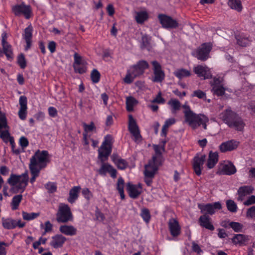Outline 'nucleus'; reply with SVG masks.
<instances>
[{
  "label": "nucleus",
  "instance_id": "1",
  "mask_svg": "<svg viewBox=\"0 0 255 255\" xmlns=\"http://www.w3.org/2000/svg\"><path fill=\"white\" fill-rule=\"evenodd\" d=\"M182 107L183 109L185 123L193 129H196L201 125H202L204 129H207V123L209 122L207 117L203 114L195 113L187 103L183 105Z\"/></svg>",
  "mask_w": 255,
  "mask_h": 255
},
{
  "label": "nucleus",
  "instance_id": "2",
  "mask_svg": "<svg viewBox=\"0 0 255 255\" xmlns=\"http://www.w3.org/2000/svg\"><path fill=\"white\" fill-rule=\"evenodd\" d=\"M29 177L27 172L21 175L11 174L7 182L11 186L10 190L14 193H22L27 185Z\"/></svg>",
  "mask_w": 255,
  "mask_h": 255
},
{
  "label": "nucleus",
  "instance_id": "3",
  "mask_svg": "<svg viewBox=\"0 0 255 255\" xmlns=\"http://www.w3.org/2000/svg\"><path fill=\"white\" fill-rule=\"evenodd\" d=\"M220 118L229 127L237 130H242L244 127L242 120L230 108L223 111L220 115Z\"/></svg>",
  "mask_w": 255,
  "mask_h": 255
},
{
  "label": "nucleus",
  "instance_id": "4",
  "mask_svg": "<svg viewBox=\"0 0 255 255\" xmlns=\"http://www.w3.org/2000/svg\"><path fill=\"white\" fill-rule=\"evenodd\" d=\"M49 158V155L47 151L38 150L30 158L29 166L37 168L40 170L46 166Z\"/></svg>",
  "mask_w": 255,
  "mask_h": 255
},
{
  "label": "nucleus",
  "instance_id": "5",
  "mask_svg": "<svg viewBox=\"0 0 255 255\" xmlns=\"http://www.w3.org/2000/svg\"><path fill=\"white\" fill-rule=\"evenodd\" d=\"M58 223H66L73 221V216L68 205L60 204L56 215Z\"/></svg>",
  "mask_w": 255,
  "mask_h": 255
},
{
  "label": "nucleus",
  "instance_id": "6",
  "mask_svg": "<svg viewBox=\"0 0 255 255\" xmlns=\"http://www.w3.org/2000/svg\"><path fill=\"white\" fill-rule=\"evenodd\" d=\"M160 165L161 161H159V156H153L152 159L144 166V176L154 177Z\"/></svg>",
  "mask_w": 255,
  "mask_h": 255
},
{
  "label": "nucleus",
  "instance_id": "7",
  "mask_svg": "<svg viewBox=\"0 0 255 255\" xmlns=\"http://www.w3.org/2000/svg\"><path fill=\"white\" fill-rule=\"evenodd\" d=\"M112 137L110 135L105 137L104 140L99 148V158L103 161V158L107 159L112 152Z\"/></svg>",
  "mask_w": 255,
  "mask_h": 255
},
{
  "label": "nucleus",
  "instance_id": "8",
  "mask_svg": "<svg viewBox=\"0 0 255 255\" xmlns=\"http://www.w3.org/2000/svg\"><path fill=\"white\" fill-rule=\"evenodd\" d=\"M212 48L210 43H204L194 51L193 55L198 59L205 61L209 57V53Z\"/></svg>",
  "mask_w": 255,
  "mask_h": 255
},
{
  "label": "nucleus",
  "instance_id": "9",
  "mask_svg": "<svg viewBox=\"0 0 255 255\" xmlns=\"http://www.w3.org/2000/svg\"><path fill=\"white\" fill-rule=\"evenodd\" d=\"M236 172L237 170L234 164L229 161H226L219 164L216 173L219 175H231Z\"/></svg>",
  "mask_w": 255,
  "mask_h": 255
},
{
  "label": "nucleus",
  "instance_id": "10",
  "mask_svg": "<svg viewBox=\"0 0 255 255\" xmlns=\"http://www.w3.org/2000/svg\"><path fill=\"white\" fill-rule=\"evenodd\" d=\"M128 128L129 132L133 136L135 141H140L141 140L142 137L140 135V130L135 120L131 115H129L128 116Z\"/></svg>",
  "mask_w": 255,
  "mask_h": 255
},
{
  "label": "nucleus",
  "instance_id": "11",
  "mask_svg": "<svg viewBox=\"0 0 255 255\" xmlns=\"http://www.w3.org/2000/svg\"><path fill=\"white\" fill-rule=\"evenodd\" d=\"M153 66V76L152 81L154 82H162L165 78L164 72L162 70L161 65L156 61L151 62Z\"/></svg>",
  "mask_w": 255,
  "mask_h": 255
},
{
  "label": "nucleus",
  "instance_id": "12",
  "mask_svg": "<svg viewBox=\"0 0 255 255\" xmlns=\"http://www.w3.org/2000/svg\"><path fill=\"white\" fill-rule=\"evenodd\" d=\"M74 58L73 67L75 72L80 74L85 73L87 70V63L85 60L77 53L74 54Z\"/></svg>",
  "mask_w": 255,
  "mask_h": 255
},
{
  "label": "nucleus",
  "instance_id": "13",
  "mask_svg": "<svg viewBox=\"0 0 255 255\" xmlns=\"http://www.w3.org/2000/svg\"><path fill=\"white\" fill-rule=\"evenodd\" d=\"M198 207L201 210V212L204 215L207 214L213 215L215 213L216 209H221L222 205L219 202H215L213 204H199Z\"/></svg>",
  "mask_w": 255,
  "mask_h": 255
},
{
  "label": "nucleus",
  "instance_id": "14",
  "mask_svg": "<svg viewBox=\"0 0 255 255\" xmlns=\"http://www.w3.org/2000/svg\"><path fill=\"white\" fill-rule=\"evenodd\" d=\"M158 17L160 24L165 28H174L178 26L177 22L169 16L159 14Z\"/></svg>",
  "mask_w": 255,
  "mask_h": 255
},
{
  "label": "nucleus",
  "instance_id": "15",
  "mask_svg": "<svg viewBox=\"0 0 255 255\" xmlns=\"http://www.w3.org/2000/svg\"><path fill=\"white\" fill-rule=\"evenodd\" d=\"M149 67L148 63L145 61H140L136 65L130 67L129 70L136 77L143 74L144 70Z\"/></svg>",
  "mask_w": 255,
  "mask_h": 255
},
{
  "label": "nucleus",
  "instance_id": "16",
  "mask_svg": "<svg viewBox=\"0 0 255 255\" xmlns=\"http://www.w3.org/2000/svg\"><path fill=\"white\" fill-rule=\"evenodd\" d=\"M222 80L220 78H214L211 83L212 86V92L218 96H221L224 95L225 89L222 83Z\"/></svg>",
  "mask_w": 255,
  "mask_h": 255
},
{
  "label": "nucleus",
  "instance_id": "17",
  "mask_svg": "<svg viewBox=\"0 0 255 255\" xmlns=\"http://www.w3.org/2000/svg\"><path fill=\"white\" fill-rule=\"evenodd\" d=\"M12 10L16 15L23 14L26 18H29L30 17L31 10L29 5H26L24 4L16 5L12 7Z\"/></svg>",
  "mask_w": 255,
  "mask_h": 255
},
{
  "label": "nucleus",
  "instance_id": "18",
  "mask_svg": "<svg viewBox=\"0 0 255 255\" xmlns=\"http://www.w3.org/2000/svg\"><path fill=\"white\" fill-rule=\"evenodd\" d=\"M194 73L199 77L203 79H209L211 77V73L209 68L206 66L198 65L193 67Z\"/></svg>",
  "mask_w": 255,
  "mask_h": 255
},
{
  "label": "nucleus",
  "instance_id": "19",
  "mask_svg": "<svg viewBox=\"0 0 255 255\" xmlns=\"http://www.w3.org/2000/svg\"><path fill=\"white\" fill-rule=\"evenodd\" d=\"M239 145V142L234 140H230L222 143L219 146L221 152H226L236 149Z\"/></svg>",
  "mask_w": 255,
  "mask_h": 255
},
{
  "label": "nucleus",
  "instance_id": "20",
  "mask_svg": "<svg viewBox=\"0 0 255 255\" xmlns=\"http://www.w3.org/2000/svg\"><path fill=\"white\" fill-rule=\"evenodd\" d=\"M20 108L18 111L19 118L24 120L26 119L27 115V98L25 96H20L19 100Z\"/></svg>",
  "mask_w": 255,
  "mask_h": 255
},
{
  "label": "nucleus",
  "instance_id": "21",
  "mask_svg": "<svg viewBox=\"0 0 255 255\" xmlns=\"http://www.w3.org/2000/svg\"><path fill=\"white\" fill-rule=\"evenodd\" d=\"M127 190L131 198H136L142 192L141 185L140 184L133 185L128 183L127 185Z\"/></svg>",
  "mask_w": 255,
  "mask_h": 255
},
{
  "label": "nucleus",
  "instance_id": "22",
  "mask_svg": "<svg viewBox=\"0 0 255 255\" xmlns=\"http://www.w3.org/2000/svg\"><path fill=\"white\" fill-rule=\"evenodd\" d=\"M206 156L201 155L195 156L193 161V168L196 174L199 176L201 174V169L203 164L205 161Z\"/></svg>",
  "mask_w": 255,
  "mask_h": 255
},
{
  "label": "nucleus",
  "instance_id": "23",
  "mask_svg": "<svg viewBox=\"0 0 255 255\" xmlns=\"http://www.w3.org/2000/svg\"><path fill=\"white\" fill-rule=\"evenodd\" d=\"M168 227L171 235L177 237L180 234V227L178 221L174 218H171L168 222Z\"/></svg>",
  "mask_w": 255,
  "mask_h": 255
},
{
  "label": "nucleus",
  "instance_id": "24",
  "mask_svg": "<svg viewBox=\"0 0 255 255\" xmlns=\"http://www.w3.org/2000/svg\"><path fill=\"white\" fill-rule=\"evenodd\" d=\"M98 172L99 174L103 175H105L107 173H109L113 178H116L117 176L116 170L111 165L108 163L102 164Z\"/></svg>",
  "mask_w": 255,
  "mask_h": 255
},
{
  "label": "nucleus",
  "instance_id": "25",
  "mask_svg": "<svg viewBox=\"0 0 255 255\" xmlns=\"http://www.w3.org/2000/svg\"><path fill=\"white\" fill-rule=\"evenodd\" d=\"M66 241V238L62 235H56L51 238L50 245L54 249L61 248Z\"/></svg>",
  "mask_w": 255,
  "mask_h": 255
},
{
  "label": "nucleus",
  "instance_id": "26",
  "mask_svg": "<svg viewBox=\"0 0 255 255\" xmlns=\"http://www.w3.org/2000/svg\"><path fill=\"white\" fill-rule=\"evenodd\" d=\"M254 188L251 186H242L238 189V200L242 201L245 197L253 193Z\"/></svg>",
  "mask_w": 255,
  "mask_h": 255
},
{
  "label": "nucleus",
  "instance_id": "27",
  "mask_svg": "<svg viewBox=\"0 0 255 255\" xmlns=\"http://www.w3.org/2000/svg\"><path fill=\"white\" fill-rule=\"evenodd\" d=\"M200 225L211 231L214 230V227L212 224L211 219L207 215H204L199 219Z\"/></svg>",
  "mask_w": 255,
  "mask_h": 255
},
{
  "label": "nucleus",
  "instance_id": "28",
  "mask_svg": "<svg viewBox=\"0 0 255 255\" xmlns=\"http://www.w3.org/2000/svg\"><path fill=\"white\" fill-rule=\"evenodd\" d=\"M59 231L66 236H74L77 234V229L72 225H63L60 226Z\"/></svg>",
  "mask_w": 255,
  "mask_h": 255
},
{
  "label": "nucleus",
  "instance_id": "29",
  "mask_svg": "<svg viewBox=\"0 0 255 255\" xmlns=\"http://www.w3.org/2000/svg\"><path fill=\"white\" fill-rule=\"evenodd\" d=\"M32 31L33 28L31 25H29L24 29L23 36L26 43V46L25 47L26 50H27L28 49H29L31 46Z\"/></svg>",
  "mask_w": 255,
  "mask_h": 255
},
{
  "label": "nucleus",
  "instance_id": "30",
  "mask_svg": "<svg viewBox=\"0 0 255 255\" xmlns=\"http://www.w3.org/2000/svg\"><path fill=\"white\" fill-rule=\"evenodd\" d=\"M111 158L119 169L123 170L127 167L128 165L127 162L125 160L122 159L117 154H113L111 156Z\"/></svg>",
  "mask_w": 255,
  "mask_h": 255
},
{
  "label": "nucleus",
  "instance_id": "31",
  "mask_svg": "<svg viewBox=\"0 0 255 255\" xmlns=\"http://www.w3.org/2000/svg\"><path fill=\"white\" fill-rule=\"evenodd\" d=\"M169 106L171 113L173 114H176L181 108V103L179 100L176 99L171 98L167 103Z\"/></svg>",
  "mask_w": 255,
  "mask_h": 255
},
{
  "label": "nucleus",
  "instance_id": "32",
  "mask_svg": "<svg viewBox=\"0 0 255 255\" xmlns=\"http://www.w3.org/2000/svg\"><path fill=\"white\" fill-rule=\"evenodd\" d=\"M81 190L79 186H74L69 191V197L68 201L70 203H73L78 199V194Z\"/></svg>",
  "mask_w": 255,
  "mask_h": 255
},
{
  "label": "nucleus",
  "instance_id": "33",
  "mask_svg": "<svg viewBox=\"0 0 255 255\" xmlns=\"http://www.w3.org/2000/svg\"><path fill=\"white\" fill-rule=\"evenodd\" d=\"M218 154L217 152H210L207 161V166L208 168H213L218 161Z\"/></svg>",
  "mask_w": 255,
  "mask_h": 255
},
{
  "label": "nucleus",
  "instance_id": "34",
  "mask_svg": "<svg viewBox=\"0 0 255 255\" xmlns=\"http://www.w3.org/2000/svg\"><path fill=\"white\" fill-rule=\"evenodd\" d=\"M5 126H3L2 123H0V137L4 141H6L9 137L8 127L7 125L6 119H4Z\"/></svg>",
  "mask_w": 255,
  "mask_h": 255
},
{
  "label": "nucleus",
  "instance_id": "35",
  "mask_svg": "<svg viewBox=\"0 0 255 255\" xmlns=\"http://www.w3.org/2000/svg\"><path fill=\"white\" fill-rule=\"evenodd\" d=\"M174 75L178 79H182L188 77H190L191 75L189 70L181 68L177 69L173 73Z\"/></svg>",
  "mask_w": 255,
  "mask_h": 255
},
{
  "label": "nucleus",
  "instance_id": "36",
  "mask_svg": "<svg viewBox=\"0 0 255 255\" xmlns=\"http://www.w3.org/2000/svg\"><path fill=\"white\" fill-rule=\"evenodd\" d=\"M228 4L231 8L238 12L242 10L243 6L240 0H229Z\"/></svg>",
  "mask_w": 255,
  "mask_h": 255
},
{
  "label": "nucleus",
  "instance_id": "37",
  "mask_svg": "<svg viewBox=\"0 0 255 255\" xmlns=\"http://www.w3.org/2000/svg\"><path fill=\"white\" fill-rule=\"evenodd\" d=\"M176 120L174 118H170L167 120L162 127L161 135L163 136H166L168 128L171 125L174 124Z\"/></svg>",
  "mask_w": 255,
  "mask_h": 255
},
{
  "label": "nucleus",
  "instance_id": "38",
  "mask_svg": "<svg viewBox=\"0 0 255 255\" xmlns=\"http://www.w3.org/2000/svg\"><path fill=\"white\" fill-rule=\"evenodd\" d=\"M22 199V195L18 194L13 197L10 206L12 210H17L18 208L19 205Z\"/></svg>",
  "mask_w": 255,
  "mask_h": 255
},
{
  "label": "nucleus",
  "instance_id": "39",
  "mask_svg": "<svg viewBox=\"0 0 255 255\" xmlns=\"http://www.w3.org/2000/svg\"><path fill=\"white\" fill-rule=\"evenodd\" d=\"M2 226L6 229H11L14 228L16 226L15 221L11 219H1Z\"/></svg>",
  "mask_w": 255,
  "mask_h": 255
},
{
  "label": "nucleus",
  "instance_id": "40",
  "mask_svg": "<svg viewBox=\"0 0 255 255\" xmlns=\"http://www.w3.org/2000/svg\"><path fill=\"white\" fill-rule=\"evenodd\" d=\"M148 17V13L144 11L136 12L135 16L136 21L138 23H142L147 19Z\"/></svg>",
  "mask_w": 255,
  "mask_h": 255
},
{
  "label": "nucleus",
  "instance_id": "41",
  "mask_svg": "<svg viewBox=\"0 0 255 255\" xmlns=\"http://www.w3.org/2000/svg\"><path fill=\"white\" fill-rule=\"evenodd\" d=\"M137 101L132 97H128L126 99V106L127 109L128 111H132L133 109V107L136 105Z\"/></svg>",
  "mask_w": 255,
  "mask_h": 255
},
{
  "label": "nucleus",
  "instance_id": "42",
  "mask_svg": "<svg viewBox=\"0 0 255 255\" xmlns=\"http://www.w3.org/2000/svg\"><path fill=\"white\" fill-rule=\"evenodd\" d=\"M124 180L122 177L119 178L117 184V189L118 190L121 198L122 200L125 199V194L124 191Z\"/></svg>",
  "mask_w": 255,
  "mask_h": 255
},
{
  "label": "nucleus",
  "instance_id": "43",
  "mask_svg": "<svg viewBox=\"0 0 255 255\" xmlns=\"http://www.w3.org/2000/svg\"><path fill=\"white\" fill-rule=\"evenodd\" d=\"M2 45L3 52L6 56L7 59H11L13 56V53L11 46L7 42L3 43Z\"/></svg>",
  "mask_w": 255,
  "mask_h": 255
},
{
  "label": "nucleus",
  "instance_id": "44",
  "mask_svg": "<svg viewBox=\"0 0 255 255\" xmlns=\"http://www.w3.org/2000/svg\"><path fill=\"white\" fill-rule=\"evenodd\" d=\"M39 215V213H27L24 211L22 212L23 219L27 221L33 220L38 217Z\"/></svg>",
  "mask_w": 255,
  "mask_h": 255
},
{
  "label": "nucleus",
  "instance_id": "45",
  "mask_svg": "<svg viewBox=\"0 0 255 255\" xmlns=\"http://www.w3.org/2000/svg\"><path fill=\"white\" fill-rule=\"evenodd\" d=\"M40 227L44 230L42 233V235H45L46 233L52 232L53 225L49 221H47L45 222L44 224H41Z\"/></svg>",
  "mask_w": 255,
  "mask_h": 255
},
{
  "label": "nucleus",
  "instance_id": "46",
  "mask_svg": "<svg viewBox=\"0 0 255 255\" xmlns=\"http://www.w3.org/2000/svg\"><path fill=\"white\" fill-rule=\"evenodd\" d=\"M82 125L84 130L83 134H88L89 132L96 130V127L94 123L92 122L89 125L85 123H83Z\"/></svg>",
  "mask_w": 255,
  "mask_h": 255
},
{
  "label": "nucleus",
  "instance_id": "47",
  "mask_svg": "<svg viewBox=\"0 0 255 255\" xmlns=\"http://www.w3.org/2000/svg\"><path fill=\"white\" fill-rule=\"evenodd\" d=\"M136 77L131 73L130 70L128 69L127 71L126 75L125 77L124 78L123 81L125 83L129 84H131L133 81L134 79Z\"/></svg>",
  "mask_w": 255,
  "mask_h": 255
},
{
  "label": "nucleus",
  "instance_id": "48",
  "mask_svg": "<svg viewBox=\"0 0 255 255\" xmlns=\"http://www.w3.org/2000/svg\"><path fill=\"white\" fill-rule=\"evenodd\" d=\"M29 167L32 175L30 181L31 183L32 184L35 182L36 178L38 176L40 170L39 169L36 167H32L30 166H29Z\"/></svg>",
  "mask_w": 255,
  "mask_h": 255
},
{
  "label": "nucleus",
  "instance_id": "49",
  "mask_svg": "<svg viewBox=\"0 0 255 255\" xmlns=\"http://www.w3.org/2000/svg\"><path fill=\"white\" fill-rule=\"evenodd\" d=\"M236 39L237 40V43L241 46H247L250 44L251 41L248 38L242 36H238Z\"/></svg>",
  "mask_w": 255,
  "mask_h": 255
},
{
  "label": "nucleus",
  "instance_id": "50",
  "mask_svg": "<svg viewBox=\"0 0 255 255\" xmlns=\"http://www.w3.org/2000/svg\"><path fill=\"white\" fill-rule=\"evenodd\" d=\"M191 96L192 97H196L200 99H203L204 100H206V93L200 90H197L193 91Z\"/></svg>",
  "mask_w": 255,
  "mask_h": 255
},
{
  "label": "nucleus",
  "instance_id": "51",
  "mask_svg": "<svg viewBox=\"0 0 255 255\" xmlns=\"http://www.w3.org/2000/svg\"><path fill=\"white\" fill-rule=\"evenodd\" d=\"M246 240L245 236L242 234H238L234 237L232 241L235 244H241Z\"/></svg>",
  "mask_w": 255,
  "mask_h": 255
},
{
  "label": "nucleus",
  "instance_id": "52",
  "mask_svg": "<svg viewBox=\"0 0 255 255\" xmlns=\"http://www.w3.org/2000/svg\"><path fill=\"white\" fill-rule=\"evenodd\" d=\"M226 205L228 210L232 212H236L237 210V206L235 202L231 200H227Z\"/></svg>",
  "mask_w": 255,
  "mask_h": 255
},
{
  "label": "nucleus",
  "instance_id": "53",
  "mask_svg": "<svg viewBox=\"0 0 255 255\" xmlns=\"http://www.w3.org/2000/svg\"><path fill=\"white\" fill-rule=\"evenodd\" d=\"M140 215H141V217L142 218V219H143V220L146 223H147L149 222V221H150V215L149 211L148 209H143L141 210Z\"/></svg>",
  "mask_w": 255,
  "mask_h": 255
},
{
  "label": "nucleus",
  "instance_id": "54",
  "mask_svg": "<svg viewBox=\"0 0 255 255\" xmlns=\"http://www.w3.org/2000/svg\"><path fill=\"white\" fill-rule=\"evenodd\" d=\"M229 226L235 232H238L241 231L243 226L238 222H232L229 223Z\"/></svg>",
  "mask_w": 255,
  "mask_h": 255
},
{
  "label": "nucleus",
  "instance_id": "55",
  "mask_svg": "<svg viewBox=\"0 0 255 255\" xmlns=\"http://www.w3.org/2000/svg\"><path fill=\"white\" fill-rule=\"evenodd\" d=\"M100 74L96 69H94L91 74L92 81L95 83H98L99 81Z\"/></svg>",
  "mask_w": 255,
  "mask_h": 255
},
{
  "label": "nucleus",
  "instance_id": "56",
  "mask_svg": "<svg viewBox=\"0 0 255 255\" xmlns=\"http://www.w3.org/2000/svg\"><path fill=\"white\" fill-rule=\"evenodd\" d=\"M246 217L248 219L255 220V206H252L247 209Z\"/></svg>",
  "mask_w": 255,
  "mask_h": 255
},
{
  "label": "nucleus",
  "instance_id": "57",
  "mask_svg": "<svg viewBox=\"0 0 255 255\" xmlns=\"http://www.w3.org/2000/svg\"><path fill=\"white\" fill-rule=\"evenodd\" d=\"M17 62L21 68H24L26 66V60L23 54H21L17 58Z\"/></svg>",
  "mask_w": 255,
  "mask_h": 255
},
{
  "label": "nucleus",
  "instance_id": "58",
  "mask_svg": "<svg viewBox=\"0 0 255 255\" xmlns=\"http://www.w3.org/2000/svg\"><path fill=\"white\" fill-rule=\"evenodd\" d=\"M45 187L49 193H54L57 189L56 185L54 183L49 182L45 185Z\"/></svg>",
  "mask_w": 255,
  "mask_h": 255
},
{
  "label": "nucleus",
  "instance_id": "59",
  "mask_svg": "<svg viewBox=\"0 0 255 255\" xmlns=\"http://www.w3.org/2000/svg\"><path fill=\"white\" fill-rule=\"evenodd\" d=\"M165 101L164 98H163L161 96V93L159 92L155 98H154L151 102L153 103H157V104H164Z\"/></svg>",
  "mask_w": 255,
  "mask_h": 255
},
{
  "label": "nucleus",
  "instance_id": "60",
  "mask_svg": "<svg viewBox=\"0 0 255 255\" xmlns=\"http://www.w3.org/2000/svg\"><path fill=\"white\" fill-rule=\"evenodd\" d=\"M255 204V196L252 195L248 198V199L244 202V205L249 206Z\"/></svg>",
  "mask_w": 255,
  "mask_h": 255
},
{
  "label": "nucleus",
  "instance_id": "61",
  "mask_svg": "<svg viewBox=\"0 0 255 255\" xmlns=\"http://www.w3.org/2000/svg\"><path fill=\"white\" fill-rule=\"evenodd\" d=\"M151 38L146 35L142 37V45L144 47H147L149 44Z\"/></svg>",
  "mask_w": 255,
  "mask_h": 255
},
{
  "label": "nucleus",
  "instance_id": "62",
  "mask_svg": "<svg viewBox=\"0 0 255 255\" xmlns=\"http://www.w3.org/2000/svg\"><path fill=\"white\" fill-rule=\"evenodd\" d=\"M28 143L27 139L24 136L20 137L19 139V143L22 148L27 147L28 145Z\"/></svg>",
  "mask_w": 255,
  "mask_h": 255
},
{
  "label": "nucleus",
  "instance_id": "63",
  "mask_svg": "<svg viewBox=\"0 0 255 255\" xmlns=\"http://www.w3.org/2000/svg\"><path fill=\"white\" fill-rule=\"evenodd\" d=\"M48 111L49 116L51 117H55L57 116V111L54 107H50Z\"/></svg>",
  "mask_w": 255,
  "mask_h": 255
},
{
  "label": "nucleus",
  "instance_id": "64",
  "mask_svg": "<svg viewBox=\"0 0 255 255\" xmlns=\"http://www.w3.org/2000/svg\"><path fill=\"white\" fill-rule=\"evenodd\" d=\"M82 194L87 199H90L92 197V194L88 188L83 189Z\"/></svg>",
  "mask_w": 255,
  "mask_h": 255
}]
</instances>
